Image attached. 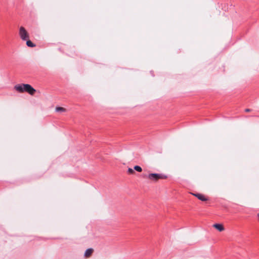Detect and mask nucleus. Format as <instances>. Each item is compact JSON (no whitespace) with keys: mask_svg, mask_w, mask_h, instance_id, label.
<instances>
[{"mask_svg":"<svg viewBox=\"0 0 259 259\" xmlns=\"http://www.w3.org/2000/svg\"><path fill=\"white\" fill-rule=\"evenodd\" d=\"M19 34L20 38L23 40H26L29 38V34L26 30L24 27L21 26L19 28Z\"/></svg>","mask_w":259,"mask_h":259,"instance_id":"7ed1b4c3","label":"nucleus"},{"mask_svg":"<svg viewBox=\"0 0 259 259\" xmlns=\"http://www.w3.org/2000/svg\"><path fill=\"white\" fill-rule=\"evenodd\" d=\"M213 227L220 232L223 231L225 230L223 225L221 224H215L213 225Z\"/></svg>","mask_w":259,"mask_h":259,"instance_id":"39448f33","label":"nucleus"},{"mask_svg":"<svg viewBox=\"0 0 259 259\" xmlns=\"http://www.w3.org/2000/svg\"><path fill=\"white\" fill-rule=\"evenodd\" d=\"M257 217H258V218L259 219V213L257 214Z\"/></svg>","mask_w":259,"mask_h":259,"instance_id":"f8f14e48","label":"nucleus"},{"mask_svg":"<svg viewBox=\"0 0 259 259\" xmlns=\"http://www.w3.org/2000/svg\"><path fill=\"white\" fill-rule=\"evenodd\" d=\"M14 89L19 93L27 92L31 95H33L36 92V90L29 84H17Z\"/></svg>","mask_w":259,"mask_h":259,"instance_id":"f257e3e1","label":"nucleus"},{"mask_svg":"<svg viewBox=\"0 0 259 259\" xmlns=\"http://www.w3.org/2000/svg\"><path fill=\"white\" fill-rule=\"evenodd\" d=\"M127 172L130 174H135V171L134 169L131 168H128L127 169Z\"/></svg>","mask_w":259,"mask_h":259,"instance_id":"9d476101","label":"nucleus"},{"mask_svg":"<svg viewBox=\"0 0 259 259\" xmlns=\"http://www.w3.org/2000/svg\"><path fill=\"white\" fill-rule=\"evenodd\" d=\"M193 195H194L195 196H196L198 199H199L201 201H205L207 200V199L205 197V196L202 194L197 193V194H193Z\"/></svg>","mask_w":259,"mask_h":259,"instance_id":"20e7f679","label":"nucleus"},{"mask_svg":"<svg viewBox=\"0 0 259 259\" xmlns=\"http://www.w3.org/2000/svg\"><path fill=\"white\" fill-rule=\"evenodd\" d=\"M252 111V110L250 109H245V112H251Z\"/></svg>","mask_w":259,"mask_h":259,"instance_id":"9b49d317","label":"nucleus"},{"mask_svg":"<svg viewBox=\"0 0 259 259\" xmlns=\"http://www.w3.org/2000/svg\"><path fill=\"white\" fill-rule=\"evenodd\" d=\"M26 45L29 47H34L35 45L30 40H26Z\"/></svg>","mask_w":259,"mask_h":259,"instance_id":"6e6552de","label":"nucleus"},{"mask_svg":"<svg viewBox=\"0 0 259 259\" xmlns=\"http://www.w3.org/2000/svg\"><path fill=\"white\" fill-rule=\"evenodd\" d=\"M144 178H147L153 182H156L160 179H166L167 176L162 174H149L148 175L143 174Z\"/></svg>","mask_w":259,"mask_h":259,"instance_id":"f03ea898","label":"nucleus"},{"mask_svg":"<svg viewBox=\"0 0 259 259\" xmlns=\"http://www.w3.org/2000/svg\"><path fill=\"white\" fill-rule=\"evenodd\" d=\"M93 251H94V250L92 248H88V249H87L85 250V252H84V256L85 257H90L92 255V254L93 253Z\"/></svg>","mask_w":259,"mask_h":259,"instance_id":"423d86ee","label":"nucleus"},{"mask_svg":"<svg viewBox=\"0 0 259 259\" xmlns=\"http://www.w3.org/2000/svg\"><path fill=\"white\" fill-rule=\"evenodd\" d=\"M134 169L138 171V172H141L142 171V168L141 167L138 165H136L134 167Z\"/></svg>","mask_w":259,"mask_h":259,"instance_id":"1a4fd4ad","label":"nucleus"},{"mask_svg":"<svg viewBox=\"0 0 259 259\" xmlns=\"http://www.w3.org/2000/svg\"><path fill=\"white\" fill-rule=\"evenodd\" d=\"M55 112H69V111L66 108L61 107H57L55 109Z\"/></svg>","mask_w":259,"mask_h":259,"instance_id":"0eeeda50","label":"nucleus"}]
</instances>
